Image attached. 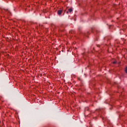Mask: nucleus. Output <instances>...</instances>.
Returning <instances> with one entry per match:
<instances>
[{
    "mask_svg": "<svg viewBox=\"0 0 127 127\" xmlns=\"http://www.w3.org/2000/svg\"><path fill=\"white\" fill-rule=\"evenodd\" d=\"M68 12H70V13L72 12V8L68 9Z\"/></svg>",
    "mask_w": 127,
    "mask_h": 127,
    "instance_id": "f03ea898",
    "label": "nucleus"
},
{
    "mask_svg": "<svg viewBox=\"0 0 127 127\" xmlns=\"http://www.w3.org/2000/svg\"><path fill=\"white\" fill-rule=\"evenodd\" d=\"M4 10H6V11H7L8 10L7 9H4Z\"/></svg>",
    "mask_w": 127,
    "mask_h": 127,
    "instance_id": "39448f33",
    "label": "nucleus"
},
{
    "mask_svg": "<svg viewBox=\"0 0 127 127\" xmlns=\"http://www.w3.org/2000/svg\"><path fill=\"white\" fill-rule=\"evenodd\" d=\"M62 12H63V10H59L58 11V14L59 15H61Z\"/></svg>",
    "mask_w": 127,
    "mask_h": 127,
    "instance_id": "f257e3e1",
    "label": "nucleus"
},
{
    "mask_svg": "<svg viewBox=\"0 0 127 127\" xmlns=\"http://www.w3.org/2000/svg\"><path fill=\"white\" fill-rule=\"evenodd\" d=\"M66 13H69V11H66Z\"/></svg>",
    "mask_w": 127,
    "mask_h": 127,
    "instance_id": "20e7f679",
    "label": "nucleus"
},
{
    "mask_svg": "<svg viewBox=\"0 0 127 127\" xmlns=\"http://www.w3.org/2000/svg\"><path fill=\"white\" fill-rule=\"evenodd\" d=\"M113 64H117V61H115L113 62Z\"/></svg>",
    "mask_w": 127,
    "mask_h": 127,
    "instance_id": "7ed1b4c3",
    "label": "nucleus"
}]
</instances>
